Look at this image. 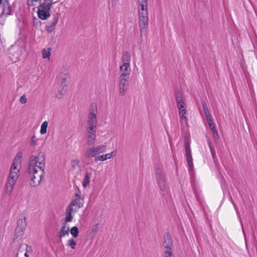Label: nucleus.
Returning a JSON list of instances; mask_svg holds the SVG:
<instances>
[{"label":"nucleus","mask_w":257,"mask_h":257,"mask_svg":"<svg viewBox=\"0 0 257 257\" xmlns=\"http://www.w3.org/2000/svg\"><path fill=\"white\" fill-rule=\"evenodd\" d=\"M15 170H16V156L13 160V163L11 166L9 177L6 184V193L9 195L12 193L13 186L16 182V179H15L16 172L15 171Z\"/></svg>","instance_id":"f257e3e1"},{"label":"nucleus","mask_w":257,"mask_h":257,"mask_svg":"<svg viewBox=\"0 0 257 257\" xmlns=\"http://www.w3.org/2000/svg\"><path fill=\"white\" fill-rule=\"evenodd\" d=\"M45 156L44 153H39L38 156L32 155L30 159L29 167L39 168L44 172L45 168Z\"/></svg>","instance_id":"f03ea898"},{"label":"nucleus","mask_w":257,"mask_h":257,"mask_svg":"<svg viewBox=\"0 0 257 257\" xmlns=\"http://www.w3.org/2000/svg\"><path fill=\"white\" fill-rule=\"evenodd\" d=\"M27 173L29 174V177L31 180L30 185L32 187H35L38 185L42 180L44 172L41 174H38V170L36 168L29 167L27 170Z\"/></svg>","instance_id":"7ed1b4c3"},{"label":"nucleus","mask_w":257,"mask_h":257,"mask_svg":"<svg viewBox=\"0 0 257 257\" xmlns=\"http://www.w3.org/2000/svg\"><path fill=\"white\" fill-rule=\"evenodd\" d=\"M163 245L165 249V254L168 253V252L169 253H173V241L169 232H166L164 234Z\"/></svg>","instance_id":"20e7f679"},{"label":"nucleus","mask_w":257,"mask_h":257,"mask_svg":"<svg viewBox=\"0 0 257 257\" xmlns=\"http://www.w3.org/2000/svg\"><path fill=\"white\" fill-rule=\"evenodd\" d=\"M139 17L140 19V27L141 31L145 29L148 25V11H139Z\"/></svg>","instance_id":"39448f33"},{"label":"nucleus","mask_w":257,"mask_h":257,"mask_svg":"<svg viewBox=\"0 0 257 257\" xmlns=\"http://www.w3.org/2000/svg\"><path fill=\"white\" fill-rule=\"evenodd\" d=\"M124 74H121L119 76V90L121 96L125 94L126 88V86L128 85L129 77H125Z\"/></svg>","instance_id":"423d86ee"},{"label":"nucleus","mask_w":257,"mask_h":257,"mask_svg":"<svg viewBox=\"0 0 257 257\" xmlns=\"http://www.w3.org/2000/svg\"><path fill=\"white\" fill-rule=\"evenodd\" d=\"M23 218H21L17 221V238L19 236H22L24 233V230L27 226V223L26 221V217L22 216Z\"/></svg>","instance_id":"0eeeda50"},{"label":"nucleus","mask_w":257,"mask_h":257,"mask_svg":"<svg viewBox=\"0 0 257 257\" xmlns=\"http://www.w3.org/2000/svg\"><path fill=\"white\" fill-rule=\"evenodd\" d=\"M175 98L177 101V107L179 109V112L181 113L182 111H185L186 106L181 93L180 92H177L176 94Z\"/></svg>","instance_id":"6e6552de"},{"label":"nucleus","mask_w":257,"mask_h":257,"mask_svg":"<svg viewBox=\"0 0 257 257\" xmlns=\"http://www.w3.org/2000/svg\"><path fill=\"white\" fill-rule=\"evenodd\" d=\"M69 78L65 75H63L61 77V78L59 80V83L61 86V87L59 88V94H61V95H63L66 91V89L65 88L67 87L68 84L69 82Z\"/></svg>","instance_id":"1a4fd4ad"},{"label":"nucleus","mask_w":257,"mask_h":257,"mask_svg":"<svg viewBox=\"0 0 257 257\" xmlns=\"http://www.w3.org/2000/svg\"><path fill=\"white\" fill-rule=\"evenodd\" d=\"M59 17L58 15H55L52 21L48 22V24L46 26L45 28L47 32L49 33H51L53 31L58 22Z\"/></svg>","instance_id":"9d476101"},{"label":"nucleus","mask_w":257,"mask_h":257,"mask_svg":"<svg viewBox=\"0 0 257 257\" xmlns=\"http://www.w3.org/2000/svg\"><path fill=\"white\" fill-rule=\"evenodd\" d=\"M97 125V116L96 115L90 114L88 115L87 119L88 128L94 131L96 128Z\"/></svg>","instance_id":"9b49d317"},{"label":"nucleus","mask_w":257,"mask_h":257,"mask_svg":"<svg viewBox=\"0 0 257 257\" xmlns=\"http://www.w3.org/2000/svg\"><path fill=\"white\" fill-rule=\"evenodd\" d=\"M84 204V198H75L73 199L68 207L72 208H76L77 210L82 208Z\"/></svg>","instance_id":"f8f14e48"},{"label":"nucleus","mask_w":257,"mask_h":257,"mask_svg":"<svg viewBox=\"0 0 257 257\" xmlns=\"http://www.w3.org/2000/svg\"><path fill=\"white\" fill-rule=\"evenodd\" d=\"M119 69L122 73L121 74H124L125 77H129V75L131 71L130 68V63H124L122 65L119 67Z\"/></svg>","instance_id":"ddd939ff"},{"label":"nucleus","mask_w":257,"mask_h":257,"mask_svg":"<svg viewBox=\"0 0 257 257\" xmlns=\"http://www.w3.org/2000/svg\"><path fill=\"white\" fill-rule=\"evenodd\" d=\"M95 133L96 130L94 131H91L89 129H87L88 133V141L87 144L89 146H92L94 144L95 140Z\"/></svg>","instance_id":"4468645a"},{"label":"nucleus","mask_w":257,"mask_h":257,"mask_svg":"<svg viewBox=\"0 0 257 257\" xmlns=\"http://www.w3.org/2000/svg\"><path fill=\"white\" fill-rule=\"evenodd\" d=\"M50 12H51L38 10V17L40 19L42 20H46L51 16Z\"/></svg>","instance_id":"2eb2a0df"},{"label":"nucleus","mask_w":257,"mask_h":257,"mask_svg":"<svg viewBox=\"0 0 257 257\" xmlns=\"http://www.w3.org/2000/svg\"><path fill=\"white\" fill-rule=\"evenodd\" d=\"M76 212L77 209L76 208H69V207H67L66 208V215L65 218V221L66 222H71L73 219V216L72 215V212Z\"/></svg>","instance_id":"dca6fc26"},{"label":"nucleus","mask_w":257,"mask_h":257,"mask_svg":"<svg viewBox=\"0 0 257 257\" xmlns=\"http://www.w3.org/2000/svg\"><path fill=\"white\" fill-rule=\"evenodd\" d=\"M157 184L161 190L162 195L165 196L167 192L165 179L157 182Z\"/></svg>","instance_id":"f3484780"},{"label":"nucleus","mask_w":257,"mask_h":257,"mask_svg":"<svg viewBox=\"0 0 257 257\" xmlns=\"http://www.w3.org/2000/svg\"><path fill=\"white\" fill-rule=\"evenodd\" d=\"M12 7L9 3V0H5L4 2V7L3 10V13H6L7 15H11Z\"/></svg>","instance_id":"a211bd4d"},{"label":"nucleus","mask_w":257,"mask_h":257,"mask_svg":"<svg viewBox=\"0 0 257 257\" xmlns=\"http://www.w3.org/2000/svg\"><path fill=\"white\" fill-rule=\"evenodd\" d=\"M38 10H43L51 12L50 4H47L46 2L41 3L37 8Z\"/></svg>","instance_id":"6ab92c4d"},{"label":"nucleus","mask_w":257,"mask_h":257,"mask_svg":"<svg viewBox=\"0 0 257 257\" xmlns=\"http://www.w3.org/2000/svg\"><path fill=\"white\" fill-rule=\"evenodd\" d=\"M93 150L95 153L96 155H98L102 152H105L106 146L105 145H100L96 147H92Z\"/></svg>","instance_id":"aec40b11"},{"label":"nucleus","mask_w":257,"mask_h":257,"mask_svg":"<svg viewBox=\"0 0 257 257\" xmlns=\"http://www.w3.org/2000/svg\"><path fill=\"white\" fill-rule=\"evenodd\" d=\"M69 227H66V225H64L60 230V234L59 235V236L60 238L63 237L66 235L69 234Z\"/></svg>","instance_id":"412c9836"},{"label":"nucleus","mask_w":257,"mask_h":257,"mask_svg":"<svg viewBox=\"0 0 257 257\" xmlns=\"http://www.w3.org/2000/svg\"><path fill=\"white\" fill-rule=\"evenodd\" d=\"M139 6L141 7L139 11H148L147 9V0H137Z\"/></svg>","instance_id":"4be33fe9"},{"label":"nucleus","mask_w":257,"mask_h":257,"mask_svg":"<svg viewBox=\"0 0 257 257\" xmlns=\"http://www.w3.org/2000/svg\"><path fill=\"white\" fill-rule=\"evenodd\" d=\"M131 61V55L128 52L125 51L121 57V61L124 63H130Z\"/></svg>","instance_id":"5701e85b"},{"label":"nucleus","mask_w":257,"mask_h":257,"mask_svg":"<svg viewBox=\"0 0 257 257\" xmlns=\"http://www.w3.org/2000/svg\"><path fill=\"white\" fill-rule=\"evenodd\" d=\"M186 158H187V163H188V165L189 166V173L191 174L192 171L193 170V167H194L193 163V159H192L191 155L187 156Z\"/></svg>","instance_id":"b1692460"},{"label":"nucleus","mask_w":257,"mask_h":257,"mask_svg":"<svg viewBox=\"0 0 257 257\" xmlns=\"http://www.w3.org/2000/svg\"><path fill=\"white\" fill-rule=\"evenodd\" d=\"M96 155L93 150L92 147L89 148L87 151L85 153V157L87 158H91L94 157H96Z\"/></svg>","instance_id":"393cba45"},{"label":"nucleus","mask_w":257,"mask_h":257,"mask_svg":"<svg viewBox=\"0 0 257 257\" xmlns=\"http://www.w3.org/2000/svg\"><path fill=\"white\" fill-rule=\"evenodd\" d=\"M90 176L89 174L87 172L85 173L84 178L83 180L82 185L83 187H86L90 183Z\"/></svg>","instance_id":"a878e982"},{"label":"nucleus","mask_w":257,"mask_h":257,"mask_svg":"<svg viewBox=\"0 0 257 257\" xmlns=\"http://www.w3.org/2000/svg\"><path fill=\"white\" fill-rule=\"evenodd\" d=\"M97 106L96 103H93L90 105V112L88 115H97Z\"/></svg>","instance_id":"bb28decb"},{"label":"nucleus","mask_w":257,"mask_h":257,"mask_svg":"<svg viewBox=\"0 0 257 257\" xmlns=\"http://www.w3.org/2000/svg\"><path fill=\"white\" fill-rule=\"evenodd\" d=\"M69 231L71 234L74 238H76L78 237L79 234V230L78 228L76 226L72 227Z\"/></svg>","instance_id":"cd10ccee"},{"label":"nucleus","mask_w":257,"mask_h":257,"mask_svg":"<svg viewBox=\"0 0 257 257\" xmlns=\"http://www.w3.org/2000/svg\"><path fill=\"white\" fill-rule=\"evenodd\" d=\"M209 147L212 155V157L213 158V161L215 163H216V161L217 160V157L216 156L215 152L213 148L211 145V143L210 141H208Z\"/></svg>","instance_id":"c85d7f7f"},{"label":"nucleus","mask_w":257,"mask_h":257,"mask_svg":"<svg viewBox=\"0 0 257 257\" xmlns=\"http://www.w3.org/2000/svg\"><path fill=\"white\" fill-rule=\"evenodd\" d=\"M47 126H48V122L47 121H44L41 126V129H40L41 134L44 135L46 133Z\"/></svg>","instance_id":"c756f323"},{"label":"nucleus","mask_w":257,"mask_h":257,"mask_svg":"<svg viewBox=\"0 0 257 257\" xmlns=\"http://www.w3.org/2000/svg\"><path fill=\"white\" fill-rule=\"evenodd\" d=\"M156 179L157 182L161 180L165 179V176L164 174L162 173L161 171H158L156 173Z\"/></svg>","instance_id":"7c9ffc66"},{"label":"nucleus","mask_w":257,"mask_h":257,"mask_svg":"<svg viewBox=\"0 0 257 257\" xmlns=\"http://www.w3.org/2000/svg\"><path fill=\"white\" fill-rule=\"evenodd\" d=\"M98 228H99V224L98 223H97L95 225H93L91 229V231L90 233V235L93 237L95 235L96 233H97V232L98 231Z\"/></svg>","instance_id":"2f4dec72"},{"label":"nucleus","mask_w":257,"mask_h":257,"mask_svg":"<svg viewBox=\"0 0 257 257\" xmlns=\"http://www.w3.org/2000/svg\"><path fill=\"white\" fill-rule=\"evenodd\" d=\"M201 103H202V106L203 107V109H204V113L205 114L206 117H207L209 116H210L211 114H210L209 111L207 108V106L205 103V102L203 100V101H202Z\"/></svg>","instance_id":"473e14b6"},{"label":"nucleus","mask_w":257,"mask_h":257,"mask_svg":"<svg viewBox=\"0 0 257 257\" xmlns=\"http://www.w3.org/2000/svg\"><path fill=\"white\" fill-rule=\"evenodd\" d=\"M67 245L70 246L72 249H75L76 246V242L73 239H70L67 241Z\"/></svg>","instance_id":"72a5a7b5"},{"label":"nucleus","mask_w":257,"mask_h":257,"mask_svg":"<svg viewBox=\"0 0 257 257\" xmlns=\"http://www.w3.org/2000/svg\"><path fill=\"white\" fill-rule=\"evenodd\" d=\"M42 54L44 58H49L50 56V52L46 50L45 49H43Z\"/></svg>","instance_id":"f704fd0d"},{"label":"nucleus","mask_w":257,"mask_h":257,"mask_svg":"<svg viewBox=\"0 0 257 257\" xmlns=\"http://www.w3.org/2000/svg\"><path fill=\"white\" fill-rule=\"evenodd\" d=\"M186 113V110L183 111L182 112V113H180L179 112V115L182 120V121H185V122H187V118L186 116H185V114Z\"/></svg>","instance_id":"c9c22d12"},{"label":"nucleus","mask_w":257,"mask_h":257,"mask_svg":"<svg viewBox=\"0 0 257 257\" xmlns=\"http://www.w3.org/2000/svg\"><path fill=\"white\" fill-rule=\"evenodd\" d=\"M105 157L104 156V155L96 156L95 158V161H105Z\"/></svg>","instance_id":"e433bc0d"},{"label":"nucleus","mask_w":257,"mask_h":257,"mask_svg":"<svg viewBox=\"0 0 257 257\" xmlns=\"http://www.w3.org/2000/svg\"><path fill=\"white\" fill-rule=\"evenodd\" d=\"M19 101L22 104H25L27 101V98L25 95H23L20 97Z\"/></svg>","instance_id":"4c0bfd02"},{"label":"nucleus","mask_w":257,"mask_h":257,"mask_svg":"<svg viewBox=\"0 0 257 257\" xmlns=\"http://www.w3.org/2000/svg\"><path fill=\"white\" fill-rule=\"evenodd\" d=\"M31 145L32 146H34L36 145V137L35 136H33L32 137H31Z\"/></svg>","instance_id":"58836bf2"},{"label":"nucleus","mask_w":257,"mask_h":257,"mask_svg":"<svg viewBox=\"0 0 257 257\" xmlns=\"http://www.w3.org/2000/svg\"><path fill=\"white\" fill-rule=\"evenodd\" d=\"M185 149H190L189 141L187 137L185 138Z\"/></svg>","instance_id":"ea45409f"},{"label":"nucleus","mask_w":257,"mask_h":257,"mask_svg":"<svg viewBox=\"0 0 257 257\" xmlns=\"http://www.w3.org/2000/svg\"><path fill=\"white\" fill-rule=\"evenodd\" d=\"M209 127H210V128L212 133L214 132L215 133L216 131H217L215 128V124L214 123H212V124H210Z\"/></svg>","instance_id":"a19ab883"},{"label":"nucleus","mask_w":257,"mask_h":257,"mask_svg":"<svg viewBox=\"0 0 257 257\" xmlns=\"http://www.w3.org/2000/svg\"><path fill=\"white\" fill-rule=\"evenodd\" d=\"M206 119L207 120L209 125H210V124L214 123L211 115L207 117Z\"/></svg>","instance_id":"79ce46f5"},{"label":"nucleus","mask_w":257,"mask_h":257,"mask_svg":"<svg viewBox=\"0 0 257 257\" xmlns=\"http://www.w3.org/2000/svg\"><path fill=\"white\" fill-rule=\"evenodd\" d=\"M213 137L214 138V140L215 141L216 140H218L219 139V135L218 133V131H216L215 134V132L212 133Z\"/></svg>","instance_id":"37998d69"},{"label":"nucleus","mask_w":257,"mask_h":257,"mask_svg":"<svg viewBox=\"0 0 257 257\" xmlns=\"http://www.w3.org/2000/svg\"><path fill=\"white\" fill-rule=\"evenodd\" d=\"M77 189L78 190V193H75V198H82V197H81L80 195V191L79 190V189L77 187ZM82 198H84L83 197H82Z\"/></svg>","instance_id":"c03bdc74"},{"label":"nucleus","mask_w":257,"mask_h":257,"mask_svg":"<svg viewBox=\"0 0 257 257\" xmlns=\"http://www.w3.org/2000/svg\"><path fill=\"white\" fill-rule=\"evenodd\" d=\"M113 153V152H111L109 154H106L104 155V156L105 157L106 160L107 159H109L112 157V154Z\"/></svg>","instance_id":"a18cd8bd"},{"label":"nucleus","mask_w":257,"mask_h":257,"mask_svg":"<svg viewBox=\"0 0 257 257\" xmlns=\"http://www.w3.org/2000/svg\"><path fill=\"white\" fill-rule=\"evenodd\" d=\"M22 153H17V162L18 161H20V162H21V159H22Z\"/></svg>","instance_id":"49530a36"},{"label":"nucleus","mask_w":257,"mask_h":257,"mask_svg":"<svg viewBox=\"0 0 257 257\" xmlns=\"http://www.w3.org/2000/svg\"><path fill=\"white\" fill-rule=\"evenodd\" d=\"M185 153H186V156H189V155H191V150H190V149H185Z\"/></svg>","instance_id":"de8ad7c7"},{"label":"nucleus","mask_w":257,"mask_h":257,"mask_svg":"<svg viewBox=\"0 0 257 257\" xmlns=\"http://www.w3.org/2000/svg\"><path fill=\"white\" fill-rule=\"evenodd\" d=\"M27 4L29 6H34V4H33V0H28L27 1Z\"/></svg>","instance_id":"09e8293b"},{"label":"nucleus","mask_w":257,"mask_h":257,"mask_svg":"<svg viewBox=\"0 0 257 257\" xmlns=\"http://www.w3.org/2000/svg\"><path fill=\"white\" fill-rule=\"evenodd\" d=\"M165 257H173V253L165 254Z\"/></svg>","instance_id":"8fccbe9b"},{"label":"nucleus","mask_w":257,"mask_h":257,"mask_svg":"<svg viewBox=\"0 0 257 257\" xmlns=\"http://www.w3.org/2000/svg\"><path fill=\"white\" fill-rule=\"evenodd\" d=\"M54 4H55V3L53 2L52 1H51L49 3H47V4H50L51 9H52V6Z\"/></svg>","instance_id":"3c124183"},{"label":"nucleus","mask_w":257,"mask_h":257,"mask_svg":"<svg viewBox=\"0 0 257 257\" xmlns=\"http://www.w3.org/2000/svg\"><path fill=\"white\" fill-rule=\"evenodd\" d=\"M16 228L15 229V230L14 231V237H13L14 240H15L16 239Z\"/></svg>","instance_id":"603ef678"},{"label":"nucleus","mask_w":257,"mask_h":257,"mask_svg":"<svg viewBox=\"0 0 257 257\" xmlns=\"http://www.w3.org/2000/svg\"><path fill=\"white\" fill-rule=\"evenodd\" d=\"M25 257H29V255H28L27 254V252H26L25 253Z\"/></svg>","instance_id":"864d4df0"},{"label":"nucleus","mask_w":257,"mask_h":257,"mask_svg":"<svg viewBox=\"0 0 257 257\" xmlns=\"http://www.w3.org/2000/svg\"><path fill=\"white\" fill-rule=\"evenodd\" d=\"M33 1L34 2H40L41 0H33Z\"/></svg>","instance_id":"5fc2aeb1"},{"label":"nucleus","mask_w":257,"mask_h":257,"mask_svg":"<svg viewBox=\"0 0 257 257\" xmlns=\"http://www.w3.org/2000/svg\"><path fill=\"white\" fill-rule=\"evenodd\" d=\"M3 0H0V5L2 4Z\"/></svg>","instance_id":"6e6d98bb"},{"label":"nucleus","mask_w":257,"mask_h":257,"mask_svg":"<svg viewBox=\"0 0 257 257\" xmlns=\"http://www.w3.org/2000/svg\"><path fill=\"white\" fill-rule=\"evenodd\" d=\"M9 57L11 59V60H13V59L12 58H11V56H10Z\"/></svg>","instance_id":"4d7b16f0"},{"label":"nucleus","mask_w":257,"mask_h":257,"mask_svg":"<svg viewBox=\"0 0 257 257\" xmlns=\"http://www.w3.org/2000/svg\"><path fill=\"white\" fill-rule=\"evenodd\" d=\"M26 246H27V250H28V248L29 247V246L27 245H26Z\"/></svg>","instance_id":"13d9d810"},{"label":"nucleus","mask_w":257,"mask_h":257,"mask_svg":"<svg viewBox=\"0 0 257 257\" xmlns=\"http://www.w3.org/2000/svg\"><path fill=\"white\" fill-rule=\"evenodd\" d=\"M61 96H58V97L59 98H61Z\"/></svg>","instance_id":"bf43d9fd"}]
</instances>
